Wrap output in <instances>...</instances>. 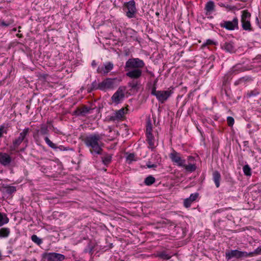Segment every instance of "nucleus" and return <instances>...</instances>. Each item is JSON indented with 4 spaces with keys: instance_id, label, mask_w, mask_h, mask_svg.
Listing matches in <instances>:
<instances>
[{
    "instance_id": "f257e3e1",
    "label": "nucleus",
    "mask_w": 261,
    "mask_h": 261,
    "mask_svg": "<svg viewBox=\"0 0 261 261\" xmlns=\"http://www.w3.org/2000/svg\"><path fill=\"white\" fill-rule=\"evenodd\" d=\"M126 76L131 80L128 82L127 86L130 88L129 90L131 92H138L141 88V80L142 71L140 69H134L125 70Z\"/></svg>"
},
{
    "instance_id": "f03ea898",
    "label": "nucleus",
    "mask_w": 261,
    "mask_h": 261,
    "mask_svg": "<svg viewBox=\"0 0 261 261\" xmlns=\"http://www.w3.org/2000/svg\"><path fill=\"white\" fill-rule=\"evenodd\" d=\"M101 139V136L97 134H94L87 136L84 139L85 145L90 147V153L94 155L102 154V148L99 144V142Z\"/></svg>"
},
{
    "instance_id": "7ed1b4c3",
    "label": "nucleus",
    "mask_w": 261,
    "mask_h": 261,
    "mask_svg": "<svg viewBox=\"0 0 261 261\" xmlns=\"http://www.w3.org/2000/svg\"><path fill=\"white\" fill-rule=\"evenodd\" d=\"M30 130L29 127L25 128L20 133L19 136L13 140L12 144L9 147L11 151H15L22 142L25 145V147H27L29 144L28 137Z\"/></svg>"
},
{
    "instance_id": "20e7f679",
    "label": "nucleus",
    "mask_w": 261,
    "mask_h": 261,
    "mask_svg": "<svg viewBox=\"0 0 261 261\" xmlns=\"http://www.w3.org/2000/svg\"><path fill=\"white\" fill-rule=\"evenodd\" d=\"M123 10L125 11L126 16L128 18H135L137 12L135 1L131 0L127 2H125L123 4Z\"/></svg>"
},
{
    "instance_id": "39448f33",
    "label": "nucleus",
    "mask_w": 261,
    "mask_h": 261,
    "mask_svg": "<svg viewBox=\"0 0 261 261\" xmlns=\"http://www.w3.org/2000/svg\"><path fill=\"white\" fill-rule=\"evenodd\" d=\"M156 87H152L151 94L156 97L161 103H164L172 93L171 90H156Z\"/></svg>"
},
{
    "instance_id": "423d86ee",
    "label": "nucleus",
    "mask_w": 261,
    "mask_h": 261,
    "mask_svg": "<svg viewBox=\"0 0 261 261\" xmlns=\"http://www.w3.org/2000/svg\"><path fill=\"white\" fill-rule=\"evenodd\" d=\"M145 65L144 61L139 58L129 59L125 63V70L134 69H140Z\"/></svg>"
},
{
    "instance_id": "0eeeda50",
    "label": "nucleus",
    "mask_w": 261,
    "mask_h": 261,
    "mask_svg": "<svg viewBox=\"0 0 261 261\" xmlns=\"http://www.w3.org/2000/svg\"><path fill=\"white\" fill-rule=\"evenodd\" d=\"M219 25L221 28L229 31L238 30L239 19L237 17H234L232 20H223Z\"/></svg>"
},
{
    "instance_id": "6e6552de",
    "label": "nucleus",
    "mask_w": 261,
    "mask_h": 261,
    "mask_svg": "<svg viewBox=\"0 0 261 261\" xmlns=\"http://www.w3.org/2000/svg\"><path fill=\"white\" fill-rule=\"evenodd\" d=\"M251 253H248L246 251H241L238 250H231L227 251L225 252V257L227 260H230L232 258H242L249 257L251 255Z\"/></svg>"
},
{
    "instance_id": "1a4fd4ad",
    "label": "nucleus",
    "mask_w": 261,
    "mask_h": 261,
    "mask_svg": "<svg viewBox=\"0 0 261 261\" xmlns=\"http://www.w3.org/2000/svg\"><path fill=\"white\" fill-rule=\"evenodd\" d=\"M116 81H119L117 78H107L99 83V89L104 91L107 89H113L117 85Z\"/></svg>"
},
{
    "instance_id": "9d476101",
    "label": "nucleus",
    "mask_w": 261,
    "mask_h": 261,
    "mask_svg": "<svg viewBox=\"0 0 261 261\" xmlns=\"http://www.w3.org/2000/svg\"><path fill=\"white\" fill-rule=\"evenodd\" d=\"M152 124L151 121L148 120L147 121L146 126V141L151 148H153L154 145V138L152 134Z\"/></svg>"
},
{
    "instance_id": "9b49d317",
    "label": "nucleus",
    "mask_w": 261,
    "mask_h": 261,
    "mask_svg": "<svg viewBox=\"0 0 261 261\" xmlns=\"http://www.w3.org/2000/svg\"><path fill=\"white\" fill-rule=\"evenodd\" d=\"M126 90V87L121 86L114 93L111 97V99L113 102L118 104L123 100L124 98V93Z\"/></svg>"
},
{
    "instance_id": "f8f14e48",
    "label": "nucleus",
    "mask_w": 261,
    "mask_h": 261,
    "mask_svg": "<svg viewBox=\"0 0 261 261\" xmlns=\"http://www.w3.org/2000/svg\"><path fill=\"white\" fill-rule=\"evenodd\" d=\"M169 158L171 161L178 166L182 167L185 166L186 160L182 159L180 154L175 150H173L172 152L169 154Z\"/></svg>"
},
{
    "instance_id": "ddd939ff",
    "label": "nucleus",
    "mask_w": 261,
    "mask_h": 261,
    "mask_svg": "<svg viewBox=\"0 0 261 261\" xmlns=\"http://www.w3.org/2000/svg\"><path fill=\"white\" fill-rule=\"evenodd\" d=\"M114 68V64L111 62H107L102 66H99L97 69V72L103 75H106Z\"/></svg>"
},
{
    "instance_id": "4468645a",
    "label": "nucleus",
    "mask_w": 261,
    "mask_h": 261,
    "mask_svg": "<svg viewBox=\"0 0 261 261\" xmlns=\"http://www.w3.org/2000/svg\"><path fill=\"white\" fill-rule=\"evenodd\" d=\"M45 258L47 261H63L65 259V257L63 254L51 252L47 254Z\"/></svg>"
},
{
    "instance_id": "2eb2a0df",
    "label": "nucleus",
    "mask_w": 261,
    "mask_h": 261,
    "mask_svg": "<svg viewBox=\"0 0 261 261\" xmlns=\"http://www.w3.org/2000/svg\"><path fill=\"white\" fill-rule=\"evenodd\" d=\"M221 48L229 53H235L236 49L234 43L231 41H226L221 44Z\"/></svg>"
},
{
    "instance_id": "dca6fc26",
    "label": "nucleus",
    "mask_w": 261,
    "mask_h": 261,
    "mask_svg": "<svg viewBox=\"0 0 261 261\" xmlns=\"http://www.w3.org/2000/svg\"><path fill=\"white\" fill-rule=\"evenodd\" d=\"M12 162V158L7 153L0 152V163L4 166H9Z\"/></svg>"
},
{
    "instance_id": "f3484780",
    "label": "nucleus",
    "mask_w": 261,
    "mask_h": 261,
    "mask_svg": "<svg viewBox=\"0 0 261 261\" xmlns=\"http://www.w3.org/2000/svg\"><path fill=\"white\" fill-rule=\"evenodd\" d=\"M125 114V109L121 108V109L116 111L112 116H110V120L115 121L116 120H121L124 117Z\"/></svg>"
},
{
    "instance_id": "a211bd4d",
    "label": "nucleus",
    "mask_w": 261,
    "mask_h": 261,
    "mask_svg": "<svg viewBox=\"0 0 261 261\" xmlns=\"http://www.w3.org/2000/svg\"><path fill=\"white\" fill-rule=\"evenodd\" d=\"M199 194L198 193L191 194L189 198L185 199L184 202V206L186 208L190 207L192 203L196 200Z\"/></svg>"
},
{
    "instance_id": "6ab92c4d",
    "label": "nucleus",
    "mask_w": 261,
    "mask_h": 261,
    "mask_svg": "<svg viewBox=\"0 0 261 261\" xmlns=\"http://www.w3.org/2000/svg\"><path fill=\"white\" fill-rule=\"evenodd\" d=\"M101 155H102L101 159L102 163L106 166L109 165L112 161V154H109L107 152H103L102 151Z\"/></svg>"
},
{
    "instance_id": "aec40b11",
    "label": "nucleus",
    "mask_w": 261,
    "mask_h": 261,
    "mask_svg": "<svg viewBox=\"0 0 261 261\" xmlns=\"http://www.w3.org/2000/svg\"><path fill=\"white\" fill-rule=\"evenodd\" d=\"M215 3L212 1H208L205 6V10L206 11L205 14L208 15L212 14V13L215 11Z\"/></svg>"
},
{
    "instance_id": "412c9836",
    "label": "nucleus",
    "mask_w": 261,
    "mask_h": 261,
    "mask_svg": "<svg viewBox=\"0 0 261 261\" xmlns=\"http://www.w3.org/2000/svg\"><path fill=\"white\" fill-rule=\"evenodd\" d=\"M36 133L41 136L48 135L49 129L48 126L44 123L41 124L40 125V129L36 130Z\"/></svg>"
},
{
    "instance_id": "4be33fe9",
    "label": "nucleus",
    "mask_w": 261,
    "mask_h": 261,
    "mask_svg": "<svg viewBox=\"0 0 261 261\" xmlns=\"http://www.w3.org/2000/svg\"><path fill=\"white\" fill-rule=\"evenodd\" d=\"M221 174L218 171H215L213 173V180L215 182L216 187L219 188L220 185Z\"/></svg>"
},
{
    "instance_id": "5701e85b",
    "label": "nucleus",
    "mask_w": 261,
    "mask_h": 261,
    "mask_svg": "<svg viewBox=\"0 0 261 261\" xmlns=\"http://www.w3.org/2000/svg\"><path fill=\"white\" fill-rule=\"evenodd\" d=\"M14 22L13 19L11 18H8L6 19H0V27L7 28L11 25H13Z\"/></svg>"
},
{
    "instance_id": "b1692460",
    "label": "nucleus",
    "mask_w": 261,
    "mask_h": 261,
    "mask_svg": "<svg viewBox=\"0 0 261 261\" xmlns=\"http://www.w3.org/2000/svg\"><path fill=\"white\" fill-rule=\"evenodd\" d=\"M251 13L247 10H244L241 11V22L245 21H250Z\"/></svg>"
},
{
    "instance_id": "393cba45",
    "label": "nucleus",
    "mask_w": 261,
    "mask_h": 261,
    "mask_svg": "<svg viewBox=\"0 0 261 261\" xmlns=\"http://www.w3.org/2000/svg\"><path fill=\"white\" fill-rule=\"evenodd\" d=\"M3 192L8 195H11L16 191V188L14 186H6L3 187Z\"/></svg>"
},
{
    "instance_id": "a878e982",
    "label": "nucleus",
    "mask_w": 261,
    "mask_h": 261,
    "mask_svg": "<svg viewBox=\"0 0 261 261\" xmlns=\"http://www.w3.org/2000/svg\"><path fill=\"white\" fill-rule=\"evenodd\" d=\"M241 24L243 30L248 32L253 31V29L251 27L250 21H245L242 22Z\"/></svg>"
},
{
    "instance_id": "bb28decb",
    "label": "nucleus",
    "mask_w": 261,
    "mask_h": 261,
    "mask_svg": "<svg viewBox=\"0 0 261 261\" xmlns=\"http://www.w3.org/2000/svg\"><path fill=\"white\" fill-rule=\"evenodd\" d=\"M252 78L250 76H245L242 77L238 79L237 81H236L234 83V85L236 86L239 85L241 84L245 83L247 82H250L251 81Z\"/></svg>"
},
{
    "instance_id": "cd10ccee",
    "label": "nucleus",
    "mask_w": 261,
    "mask_h": 261,
    "mask_svg": "<svg viewBox=\"0 0 261 261\" xmlns=\"http://www.w3.org/2000/svg\"><path fill=\"white\" fill-rule=\"evenodd\" d=\"M155 181V178L152 175H149L144 179V183L146 186H150Z\"/></svg>"
},
{
    "instance_id": "c85d7f7f",
    "label": "nucleus",
    "mask_w": 261,
    "mask_h": 261,
    "mask_svg": "<svg viewBox=\"0 0 261 261\" xmlns=\"http://www.w3.org/2000/svg\"><path fill=\"white\" fill-rule=\"evenodd\" d=\"M10 233L9 228L4 227L0 229V238H7Z\"/></svg>"
},
{
    "instance_id": "c756f323",
    "label": "nucleus",
    "mask_w": 261,
    "mask_h": 261,
    "mask_svg": "<svg viewBox=\"0 0 261 261\" xmlns=\"http://www.w3.org/2000/svg\"><path fill=\"white\" fill-rule=\"evenodd\" d=\"M245 68L242 67L241 64H237L233 67L232 69V72L234 74H237L240 72L244 71Z\"/></svg>"
},
{
    "instance_id": "7c9ffc66",
    "label": "nucleus",
    "mask_w": 261,
    "mask_h": 261,
    "mask_svg": "<svg viewBox=\"0 0 261 261\" xmlns=\"http://www.w3.org/2000/svg\"><path fill=\"white\" fill-rule=\"evenodd\" d=\"M9 219L6 215L0 212V227L9 222Z\"/></svg>"
},
{
    "instance_id": "2f4dec72",
    "label": "nucleus",
    "mask_w": 261,
    "mask_h": 261,
    "mask_svg": "<svg viewBox=\"0 0 261 261\" xmlns=\"http://www.w3.org/2000/svg\"><path fill=\"white\" fill-rule=\"evenodd\" d=\"M99 83L97 84L96 82V81L95 80L94 82H92L90 87L88 88V92L91 93L92 91H93L94 90L96 89H99Z\"/></svg>"
},
{
    "instance_id": "473e14b6",
    "label": "nucleus",
    "mask_w": 261,
    "mask_h": 261,
    "mask_svg": "<svg viewBox=\"0 0 261 261\" xmlns=\"http://www.w3.org/2000/svg\"><path fill=\"white\" fill-rule=\"evenodd\" d=\"M44 140L49 147L55 150L57 149V146L56 144L51 141L47 137H45L44 138Z\"/></svg>"
},
{
    "instance_id": "72a5a7b5",
    "label": "nucleus",
    "mask_w": 261,
    "mask_h": 261,
    "mask_svg": "<svg viewBox=\"0 0 261 261\" xmlns=\"http://www.w3.org/2000/svg\"><path fill=\"white\" fill-rule=\"evenodd\" d=\"M158 256L160 258L165 259V260H168L171 257V256L170 255L167 253L166 252H165V251H162V252L159 253L158 254Z\"/></svg>"
},
{
    "instance_id": "f704fd0d",
    "label": "nucleus",
    "mask_w": 261,
    "mask_h": 261,
    "mask_svg": "<svg viewBox=\"0 0 261 261\" xmlns=\"http://www.w3.org/2000/svg\"><path fill=\"white\" fill-rule=\"evenodd\" d=\"M32 241L37 244L38 245H40L42 243V240L40 238H39L37 235L33 234L31 236Z\"/></svg>"
},
{
    "instance_id": "c9c22d12",
    "label": "nucleus",
    "mask_w": 261,
    "mask_h": 261,
    "mask_svg": "<svg viewBox=\"0 0 261 261\" xmlns=\"http://www.w3.org/2000/svg\"><path fill=\"white\" fill-rule=\"evenodd\" d=\"M185 168V169L189 172H193L196 169V166L195 164H189L188 165H186V163H185V166L183 167Z\"/></svg>"
},
{
    "instance_id": "e433bc0d",
    "label": "nucleus",
    "mask_w": 261,
    "mask_h": 261,
    "mask_svg": "<svg viewBox=\"0 0 261 261\" xmlns=\"http://www.w3.org/2000/svg\"><path fill=\"white\" fill-rule=\"evenodd\" d=\"M243 170L245 175L250 176L251 175V169L248 164L243 167Z\"/></svg>"
},
{
    "instance_id": "4c0bfd02",
    "label": "nucleus",
    "mask_w": 261,
    "mask_h": 261,
    "mask_svg": "<svg viewBox=\"0 0 261 261\" xmlns=\"http://www.w3.org/2000/svg\"><path fill=\"white\" fill-rule=\"evenodd\" d=\"M258 94H259V92L256 89H254L253 90L248 91L246 94V97L247 98H250L251 97L256 96Z\"/></svg>"
},
{
    "instance_id": "58836bf2",
    "label": "nucleus",
    "mask_w": 261,
    "mask_h": 261,
    "mask_svg": "<svg viewBox=\"0 0 261 261\" xmlns=\"http://www.w3.org/2000/svg\"><path fill=\"white\" fill-rule=\"evenodd\" d=\"M248 253L252 254L251 255H249V257H252L254 254H261V247H258L254 251L250 252Z\"/></svg>"
},
{
    "instance_id": "ea45409f",
    "label": "nucleus",
    "mask_w": 261,
    "mask_h": 261,
    "mask_svg": "<svg viewBox=\"0 0 261 261\" xmlns=\"http://www.w3.org/2000/svg\"><path fill=\"white\" fill-rule=\"evenodd\" d=\"M82 109V112L83 116L85 115L86 114L89 113L90 111L91 110L90 108H89L86 106H84Z\"/></svg>"
},
{
    "instance_id": "a19ab883",
    "label": "nucleus",
    "mask_w": 261,
    "mask_h": 261,
    "mask_svg": "<svg viewBox=\"0 0 261 261\" xmlns=\"http://www.w3.org/2000/svg\"><path fill=\"white\" fill-rule=\"evenodd\" d=\"M135 158L134 153H129L126 156V160L129 161L128 163H130L132 161H135Z\"/></svg>"
},
{
    "instance_id": "79ce46f5",
    "label": "nucleus",
    "mask_w": 261,
    "mask_h": 261,
    "mask_svg": "<svg viewBox=\"0 0 261 261\" xmlns=\"http://www.w3.org/2000/svg\"><path fill=\"white\" fill-rule=\"evenodd\" d=\"M227 121L228 126H232L234 124V120L233 117L231 116H228L227 118Z\"/></svg>"
},
{
    "instance_id": "37998d69",
    "label": "nucleus",
    "mask_w": 261,
    "mask_h": 261,
    "mask_svg": "<svg viewBox=\"0 0 261 261\" xmlns=\"http://www.w3.org/2000/svg\"><path fill=\"white\" fill-rule=\"evenodd\" d=\"M57 149H59L60 151H69L73 150L72 148H70L69 147H65L63 145L57 146Z\"/></svg>"
},
{
    "instance_id": "c03bdc74",
    "label": "nucleus",
    "mask_w": 261,
    "mask_h": 261,
    "mask_svg": "<svg viewBox=\"0 0 261 261\" xmlns=\"http://www.w3.org/2000/svg\"><path fill=\"white\" fill-rule=\"evenodd\" d=\"M146 166L148 168H154L158 167V164L156 163L152 164L150 161H148L146 163Z\"/></svg>"
},
{
    "instance_id": "a18cd8bd",
    "label": "nucleus",
    "mask_w": 261,
    "mask_h": 261,
    "mask_svg": "<svg viewBox=\"0 0 261 261\" xmlns=\"http://www.w3.org/2000/svg\"><path fill=\"white\" fill-rule=\"evenodd\" d=\"M229 76L228 74H225L222 79L223 85H225L229 81Z\"/></svg>"
},
{
    "instance_id": "49530a36",
    "label": "nucleus",
    "mask_w": 261,
    "mask_h": 261,
    "mask_svg": "<svg viewBox=\"0 0 261 261\" xmlns=\"http://www.w3.org/2000/svg\"><path fill=\"white\" fill-rule=\"evenodd\" d=\"M7 134V129H5V126L3 125L0 126V138L2 137L3 134Z\"/></svg>"
},
{
    "instance_id": "de8ad7c7",
    "label": "nucleus",
    "mask_w": 261,
    "mask_h": 261,
    "mask_svg": "<svg viewBox=\"0 0 261 261\" xmlns=\"http://www.w3.org/2000/svg\"><path fill=\"white\" fill-rule=\"evenodd\" d=\"M74 114L77 115V116H83V113L82 112V109L81 108H78L74 112Z\"/></svg>"
},
{
    "instance_id": "09e8293b",
    "label": "nucleus",
    "mask_w": 261,
    "mask_h": 261,
    "mask_svg": "<svg viewBox=\"0 0 261 261\" xmlns=\"http://www.w3.org/2000/svg\"><path fill=\"white\" fill-rule=\"evenodd\" d=\"M212 44H215L214 41L211 39H207L206 41V42L203 44V45H212Z\"/></svg>"
},
{
    "instance_id": "8fccbe9b",
    "label": "nucleus",
    "mask_w": 261,
    "mask_h": 261,
    "mask_svg": "<svg viewBox=\"0 0 261 261\" xmlns=\"http://www.w3.org/2000/svg\"><path fill=\"white\" fill-rule=\"evenodd\" d=\"M158 81V79H156L154 81L152 87H156V84H157Z\"/></svg>"
},
{
    "instance_id": "3c124183",
    "label": "nucleus",
    "mask_w": 261,
    "mask_h": 261,
    "mask_svg": "<svg viewBox=\"0 0 261 261\" xmlns=\"http://www.w3.org/2000/svg\"><path fill=\"white\" fill-rule=\"evenodd\" d=\"M96 63L95 60H93L91 63V65L92 67H95L96 66Z\"/></svg>"
},
{
    "instance_id": "603ef678",
    "label": "nucleus",
    "mask_w": 261,
    "mask_h": 261,
    "mask_svg": "<svg viewBox=\"0 0 261 261\" xmlns=\"http://www.w3.org/2000/svg\"><path fill=\"white\" fill-rule=\"evenodd\" d=\"M255 22L260 27L259 22V20H258V18L257 17H256L255 18Z\"/></svg>"
},
{
    "instance_id": "864d4df0",
    "label": "nucleus",
    "mask_w": 261,
    "mask_h": 261,
    "mask_svg": "<svg viewBox=\"0 0 261 261\" xmlns=\"http://www.w3.org/2000/svg\"><path fill=\"white\" fill-rule=\"evenodd\" d=\"M89 252H91L93 251V247L89 245Z\"/></svg>"
},
{
    "instance_id": "5fc2aeb1",
    "label": "nucleus",
    "mask_w": 261,
    "mask_h": 261,
    "mask_svg": "<svg viewBox=\"0 0 261 261\" xmlns=\"http://www.w3.org/2000/svg\"><path fill=\"white\" fill-rule=\"evenodd\" d=\"M26 148L27 147H25V146L24 147L21 148L20 149L19 151L20 152H24Z\"/></svg>"
},
{
    "instance_id": "6e6d98bb",
    "label": "nucleus",
    "mask_w": 261,
    "mask_h": 261,
    "mask_svg": "<svg viewBox=\"0 0 261 261\" xmlns=\"http://www.w3.org/2000/svg\"><path fill=\"white\" fill-rule=\"evenodd\" d=\"M149 74L151 76H152V77H153V76H154V73H153L152 71H151V72H149Z\"/></svg>"
},
{
    "instance_id": "4d7b16f0",
    "label": "nucleus",
    "mask_w": 261,
    "mask_h": 261,
    "mask_svg": "<svg viewBox=\"0 0 261 261\" xmlns=\"http://www.w3.org/2000/svg\"><path fill=\"white\" fill-rule=\"evenodd\" d=\"M26 108H27L28 109H30V106H29V105L27 106Z\"/></svg>"
},
{
    "instance_id": "13d9d810",
    "label": "nucleus",
    "mask_w": 261,
    "mask_h": 261,
    "mask_svg": "<svg viewBox=\"0 0 261 261\" xmlns=\"http://www.w3.org/2000/svg\"><path fill=\"white\" fill-rule=\"evenodd\" d=\"M47 124H50V123H51V122H50V121H47Z\"/></svg>"
},
{
    "instance_id": "bf43d9fd",
    "label": "nucleus",
    "mask_w": 261,
    "mask_h": 261,
    "mask_svg": "<svg viewBox=\"0 0 261 261\" xmlns=\"http://www.w3.org/2000/svg\"><path fill=\"white\" fill-rule=\"evenodd\" d=\"M189 159H193V158L192 156H189Z\"/></svg>"
},
{
    "instance_id": "052dcab7",
    "label": "nucleus",
    "mask_w": 261,
    "mask_h": 261,
    "mask_svg": "<svg viewBox=\"0 0 261 261\" xmlns=\"http://www.w3.org/2000/svg\"><path fill=\"white\" fill-rule=\"evenodd\" d=\"M155 14H156V15H158V16H159V12H156V13H155Z\"/></svg>"
},
{
    "instance_id": "680f3d73",
    "label": "nucleus",
    "mask_w": 261,
    "mask_h": 261,
    "mask_svg": "<svg viewBox=\"0 0 261 261\" xmlns=\"http://www.w3.org/2000/svg\"><path fill=\"white\" fill-rule=\"evenodd\" d=\"M146 72H147L148 73H149V72H151V71H149V70H146Z\"/></svg>"
},
{
    "instance_id": "e2e57ef3",
    "label": "nucleus",
    "mask_w": 261,
    "mask_h": 261,
    "mask_svg": "<svg viewBox=\"0 0 261 261\" xmlns=\"http://www.w3.org/2000/svg\"><path fill=\"white\" fill-rule=\"evenodd\" d=\"M33 137H34V138L35 137V134L33 135Z\"/></svg>"
},
{
    "instance_id": "0e129e2a",
    "label": "nucleus",
    "mask_w": 261,
    "mask_h": 261,
    "mask_svg": "<svg viewBox=\"0 0 261 261\" xmlns=\"http://www.w3.org/2000/svg\"><path fill=\"white\" fill-rule=\"evenodd\" d=\"M13 30H14V31H16V29H13Z\"/></svg>"
}]
</instances>
